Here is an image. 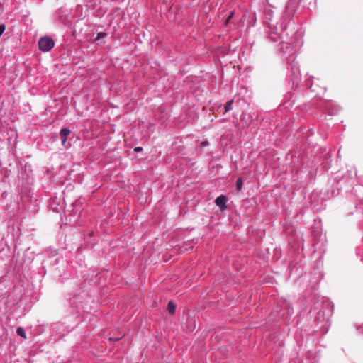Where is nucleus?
Returning <instances> with one entry per match:
<instances>
[{"label": "nucleus", "instance_id": "obj_1", "mask_svg": "<svg viewBox=\"0 0 363 363\" xmlns=\"http://www.w3.org/2000/svg\"><path fill=\"white\" fill-rule=\"evenodd\" d=\"M293 15L294 6L291 2H289L286 6L280 22L273 20V11L271 9H266L264 13L263 22L268 38L273 42L279 43L281 45V50L284 52H287L288 49L294 47L298 43L295 32L287 30Z\"/></svg>", "mask_w": 363, "mask_h": 363}, {"label": "nucleus", "instance_id": "obj_2", "mask_svg": "<svg viewBox=\"0 0 363 363\" xmlns=\"http://www.w3.org/2000/svg\"><path fill=\"white\" fill-rule=\"evenodd\" d=\"M55 45L53 40L50 37H43L39 40L38 47L43 52L50 51Z\"/></svg>", "mask_w": 363, "mask_h": 363}, {"label": "nucleus", "instance_id": "obj_3", "mask_svg": "<svg viewBox=\"0 0 363 363\" xmlns=\"http://www.w3.org/2000/svg\"><path fill=\"white\" fill-rule=\"evenodd\" d=\"M227 197L225 195H220L216 199L215 203L221 211H225L227 209Z\"/></svg>", "mask_w": 363, "mask_h": 363}, {"label": "nucleus", "instance_id": "obj_4", "mask_svg": "<svg viewBox=\"0 0 363 363\" xmlns=\"http://www.w3.org/2000/svg\"><path fill=\"white\" fill-rule=\"evenodd\" d=\"M175 310H176L175 303L172 301H169L168 305H167V311H168L169 313L174 314L175 312Z\"/></svg>", "mask_w": 363, "mask_h": 363}, {"label": "nucleus", "instance_id": "obj_5", "mask_svg": "<svg viewBox=\"0 0 363 363\" xmlns=\"http://www.w3.org/2000/svg\"><path fill=\"white\" fill-rule=\"evenodd\" d=\"M291 70L294 77L298 78L299 77L300 72L298 67L296 66V63L293 62L291 64Z\"/></svg>", "mask_w": 363, "mask_h": 363}, {"label": "nucleus", "instance_id": "obj_6", "mask_svg": "<svg viewBox=\"0 0 363 363\" xmlns=\"http://www.w3.org/2000/svg\"><path fill=\"white\" fill-rule=\"evenodd\" d=\"M70 134V130L68 128H62L60 133L61 138H67Z\"/></svg>", "mask_w": 363, "mask_h": 363}, {"label": "nucleus", "instance_id": "obj_7", "mask_svg": "<svg viewBox=\"0 0 363 363\" xmlns=\"http://www.w3.org/2000/svg\"><path fill=\"white\" fill-rule=\"evenodd\" d=\"M244 181L242 178H238L236 181V189L240 191L242 188Z\"/></svg>", "mask_w": 363, "mask_h": 363}, {"label": "nucleus", "instance_id": "obj_8", "mask_svg": "<svg viewBox=\"0 0 363 363\" xmlns=\"http://www.w3.org/2000/svg\"><path fill=\"white\" fill-rule=\"evenodd\" d=\"M16 333L18 336L22 337L23 338H26V333L23 328H21V327L18 328L16 329Z\"/></svg>", "mask_w": 363, "mask_h": 363}, {"label": "nucleus", "instance_id": "obj_9", "mask_svg": "<svg viewBox=\"0 0 363 363\" xmlns=\"http://www.w3.org/2000/svg\"><path fill=\"white\" fill-rule=\"evenodd\" d=\"M233 103V100H230L227 102V104H225V106L224 107L225 113H227L232 109Z\"/></svg>", "mask_w": 363, "mask_h": 363}, {"label": "nucleus", "instance_id": "obj_10", "mask_svg": "<svg viewBox=\"0 0 363 363\" xmlns=\"http://www.w3.org/2000/svg\"><path fill=\"white\" fill-rule=\"evenodd\" d=\"M107 35L106 33H104V32H100L97 34V36L95 39V42H97L98 40H99L101 38H103L104 37H106Z\"/></svg>", "mask_w": 363, "mask_h": 363}, {"label": "nucleus", "instance_id": "obj_11", "mask_svg": "<svg viewBox=\"0 0 363 363\" xmlns=\"http://www.w3.org/2000/svg\"><path fill=\"white\" fill-rule=\"evenodd\" d=\"M233 14H234L233 11H231L230 13L229 16H228L227 19L225 21V25H227L229 23V21H230V18L233 17Z\"/></svg>", "mask_w": 363, "mask_h": 363}, {"label": "nucleus", "instance_id": "obj_12", "mask_svg": "<svg viewBox=\"0 0 363 363\" xmlns=\"http://www.w3.org/2000/svg\"><path fill=\"white\" fill-rule=\"evenodd\" d=\"M123 337V335L118 337H110V340L114 342L120 340Z\"/></svg>", "mask_w": 363, "mask_h": 363}, {"label": "nucleus", "instance_id": "obj_13", "mask_svg": "<svg viewBox=\"0 0 363 363\" xmlns=\"http://www.w3.org/2000/svg\"><path fill=\"white\" fill-rule=\"evenodd\" d=\"M142 150H143V147H137L134 149V151L136 152H141Z\"/></svg>", "mask_w": 363, "mask_h": 363}, {"label": "nucleus", "instance_id": "obj_14", "mask_svg": "<svg viewBox=\"0 0 363 363\" xmlns=\"http://www.w3.org/2000/svg\"><path fill=\"white\" fill-rule=\"evenodd\" d=\"M201 145H202L203 146H207V145H208V141H206H206H203V142H202V143H201Z\"/></svg>", "mask_w": 363, "mask_h": 363}, {"label": "nucleus", "instance_id": "obj_15", "mask_svg": "<svg viewBox=\"0 0 363 363\" xmlns=\"http://www.w3.org/2000/svg\"><path fill=\"white\" fill-rule=\"evenodd\" d=\"M62 139V143L63 145H65L66 142H67V138H61Z\"/></svg>", "mask_w": 363, "mask_h": 363}, {"label": "nucleus", "instance_id": "obj_16", "mask_svg": "<svg viewBox=\"0 0 363 363\" xmlns=\"http://www.w3.org/2000/svg\"><path fill=\"white\" fill-rule=\"evenodd\" d=\"M362 328H363V326H361V327L359 328V330L362 329ZM362 332H363V330H362Z\"/></svg>", "mask_w": 363, "mask_h": 363}]
</instances>
